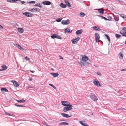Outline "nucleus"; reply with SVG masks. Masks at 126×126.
Masks as SVG:
<instances>
[{"label": "nucleus", "mask_w": 126, "mask_h": 126, "mask_svg": "<svg viewBox=\"0 0 126 126\" xmlns=\"http://www.w3.org/2000/svg\"><path fill=\"white\" fill-rule=\"evenodd\" d=\"M50 74L54 77H58L59 75L57 73H51Z\"/></svg>", "instance_id": "obj_19"}, {"label": "nucleus", "mask_w": 126, "mask_h": 126, "mask_svg": "<svg viewBox=\"0 0 126 126\" xmlns=\"http://www.w3.org/2000/svg\"><path fill=\"white\" fill-rule=\"evenodd\" d=\"M61 114L63 117L66 118H68L71 117L70 116L68 115V114H67L62 113Z\"/></svg>", "instance_id": "obj_14"}, {"label": "nucleus", "mask_w": 126, "mask_h": 126, "mask_svg": "<svg viewBox=\"0 0 126 126\" xmlns=\"http://www.w3.org/2000/svg\"><path fill=\"white\" fill-rule=\"evenodd\" d=\"M125 44H126V41L125 42Z\"/></svg>", "instance_id": "obj_57"}, {"label": "nucleus", "mask_w": 126, "mask_h": 126, "mask_svg": "<svg viewBox=\"0 0 126 126\" xmlns=\"http://www.w3.org/2000/svg\"><path fill=\"white\" fill-rule=\"evenodd\" d=\"M115 36L117 38H119L121 36V35L119 34H116L115 35Z\"/></svg>", "instance_id": "obj_37"}, {"label": "nucleus", "mask_w": 126, "mask_h": 126, "mask_svg": "<svg viewBox=\"0 0 126 126\" xmlns=\"http://www.w3.org/2000/svg\"><path fill=\"white\" fill-rule=\"evenodd\" d=\"M121 71H126V69H122L121 70Z\"/></svg>", "instance_id": "obj_48"}, {"label": "nucleus", "mask_w": 126, "mask_h": 126, "mask_svg": "<svg viewBox=\"0 0 126 126\" xmlns=\"http://www.w3.org/2000/svg\"><path fill=\"white\" fill-rule=\"evenodd\" d=\"M38 6L39 7H41V8L42 7V6L40 4H39Z\"/></svg>", "instance_id": "obj_53"}, {"label": "nucleus", "mask_w": 126, "mask_h": 126, "mask_svg": "<svg viewBox=\"0 0 126 126\" xmlns=\"http://www.w3.org/2000/svg\"><path fill=\"white\" fill-rule=\"evenodd\" d=\"M25 59L27 61H29L30 60V58H28L27 56H26L25 58Z\"/></svg>", "instance_id": "obj_40"}, {"label": "nucleus", "mask_w": 126, "mask_h": 126, "mask_svg": "<svg viewBox=\"0 0 126 126\" xmlns=\"http://www.w3.org/2000/svg\"><path fill=\"white\" fill-rule=\"evenodd\" d=\"M57 36V35L56 34H54L51 36V37L52 38L54 39L56 38Z\"/></svg>", "instance_id": "obj_26"}, {"label": "nucleus", "mask_w": 126, "mask_h": 126, "mask_svg": "<svg viewBox=\"0 0 126 126\" xmlns=\"http://www.w3.org/2000/svg\"><path fill=\"white\" fill-rule=\"evenodd\" d=\"M17 29L18 31L19 32H20L21 33H22L24 31L23 29L22 28H17Z\"/></svg>", "instance_id": "obj_17"}, {"label": "nucleus", "mask_w": 126, "mask_h": 126, "mask_svg": "<svg viewBox=\"0 0 126 126\" xmlns=\"http://www.w3.org/2000/svg\"><path fill=\"white\" fill-rule=\"evenodd\" d=\"M97 74L99 76H101V74L100 73H98L97 72Z\"/></svg>", "instance_id": "obj_50"}, {"label": "nucleus", "mask_w": 126, "mask_h": 126, "mask_svg": "<svg viewBox=\"0 0 126 126\" xmlns=\"http://www.w3.org/2000/svg\"><path fill=\"white\" fill-rule=\"evenodd\" d=\"M11 82H12L14 86L16 87H18L19 85L18 84V83L15 80H12Z\"/></svg>", "instance_id": "obj_10"}, {"label": "nucleus", "mask_w": 126, "mask_h": 126, "mask_svg": "<svg viewBox=\"0 0 126 126\" xmlns=\"http://www.w3.org/2000/svg\"><path fill=\"white\" fill-rule=\"evenodd\" d=\"M7 0L8 2H12V0Z\"/></svg>", "instance_id": "obj_45"}, {"label": "nucleus", "mask_w": 126, "mask_h": 126, "mask_svg": "<svg viewBox=\"0 0 126 126\" xmlns=\"http://www.w3.org/2000/svg\"><path fill=\"white\" fill-rule=\"evenodd\" d=\"M84 121H82L79 122V123L83 126H88V125L86 124V123H84Z\"/></svg>", "instance_id": "obj_22"}, {"label": "nucleus", "mask_w": 126, "mask_h": 126, "mask_svg": "<svg viewBox=\"0 0 126 126\" xmlns=\"http://www.w3.org/2000/svg\"><path fill=\"white\" fill-rule=\"evenodd\" d=\"M25 100H17L16 101L18 102L22 103L23 102H24L25 101Z\"/></svg>", "instance_id": "obj_31"}, {"label": "nucleus", "mask_w": 126, "mask_h": 126, "mask_svg": "<svg viewBox=\"0 0 126 126\" xmlns=\"http://www.w3.org/2000/svg\"><path fill=\"white\" fill-rule=\"evenodd\" d=\"M49 85L50 86H51V87H52L53 88H54L55 89H56V87L54 86L52 84H49Z\"/></svg>", "instance_id": "obj_38"}, {"label": "nucleus", "mask_w": 126, "mask_h": 126, "mask_svg": "<svg viewBox=\"0 0 126 126\" xmlns=\"http://www.w3.org/2000/svg\"><path fill=\"white\" fill-rule=\"evenodd\" d=\"M16 46L20 50L22 51L24 50L23 48L21 47L19 45H17Z\"/></svg>", "instance_id": "obj_23"}, {"label": "nucleus", "mask_w": 126, "mask_h": 126, "mask_svg": "<svg viewBox=\"0 0 126 126\" xmlns=\"http://www.w3.org/2000/svg\"><path fill=\"white\" fill-rule=\"evenodd\" d=\"M30 11L32 12H35L37 11V9L36 8H34L30 10Z\"/></svg>", "instance_id": "obj_27"}, {"label": "nucleus", "mask_w": 126, "mask_h": 126, "mask_svg": "<svg viewBox=\"0 0 126 126\" xmlns=\"http://www.w3.org/2000/svg\"><path fill=\"white\" fill-rule=\"evenodd\" d=\"M39 4L38 3V4H35V6H38Z\"/></svg>", "instance_id": "obj_55"}, {"label": "nucleus", "mask_w": 126, "mask_h": 126, "mask_svg": "<svg viewBox=\"0 0 126 126\" xmlns=\"http://www.w3.org/2000/svg\"><path fill=\"white\" fill-rule=\"evenodd\" d=\"M32 78H30L29 79V80L30 81H32Z\"/></svg>", "instance_id": "obj_51"}, {"label": "nucleus", "mask_w": 126, "mask_h": 126, "mask_svg": "<svg viewBox=\"0 0 126 126\" xmlns=\"http://www.w3.org/2000/svg\"><path fill=\"white\" fill-rule=\"evenodd\" d=\"M98 10V12L101 14H103L104 13V10L102 8L96 9Z\"/></svg>", "instance_id": "obj_12"}, {"label": "nucleus", "mask_w": 126, "mask_h": 126, "mask_svg": "<svg viewBox=\"0 0 126 126\" xmlns=\"http://www.w3.org/2000/svg\"><path fill=\"white\" fill-rule=\"evenodd\" d=\"M0 28L3 29V28L1 25H0Z\"/></svg>", "instance_id": "obj_54"}, {"label": "nucleus", "mask_w": 126, "mask_h": 126, "mask_svg": "<svg viewBox=\"0 0 126 126\" xmlns=\"http://www.w3.org/2000/svg\"><path fill=\"white\" fill-rule=\"evenodd\" d=\"M60 6L62 7L63 8H65L66 7V5L63 3H61L60 4Z\"/></svg>", "instance_id": "obj_20"}, {"label": "nucleus", "mask_w": 126, "mask_h": 126, "mask_svg": "<svg viewBox=\"0 0 126 126\" xmlns=\"http://www.w3.org/2000/svg\"><path fill=\"white\" fill-rule=\"evenodd\" d=\"M62 23L63 25H67L70 23V21L69 19H67L66 20H63L62 21Z\"/></svg>", "instance_id": "obj_8"}, {"label": "nucleus", "mask_w": 126, "mask_h": 126, "mask_svg": "<svg viewBox=\"0 0 126 126\" xmlns=\"http://www.w3.org/2000/svg\"><path fill=\"white\" fill-rule=\"evenodd\" d=\"M93 29L94 30L96 31H100L101 29H100L98 27H97L96 26H94L93 27Z\"/></svg>", "instance_id": "obj_13"}, {"label": "nucleus", "mask_w": 126, "mask_h": 126, "mask_svg": "<svg viewBox=\"0 0 126 126\" xmlns=\"http://www.w3.org/2000/svg\"><path fill=\"white\" fill-rule=\"evenodd\" d=\"M80 59V61L78 62L79 64L81 66H86L90 63V61L88 58L85 55L83 56Z\"/></svg>", "instance_id": "obj_1"}, {"label": "nucleus", "mask_w": 126, "mask_h": 126, "mask_svg": "<svg viewBox=\"0 0 126 126\" xmlns=\"http://www.w3.org/2000/svg\"><path fill=\"white\" fill-rule=\"evenodd\" d=\"M91 114L92 115H93V113H92Z\"/></svg>", "instance_id": "obj_58"}, {"label": "nucleus", "mask_w": 126, "mask_h": 126, "mask_svg": "<svg viewBox=\"0 0 126 126\" xmlns=\"http://www.w3.org/2000/svg\"><path fill=\"white\" fill-rule=\"evenodd\" d=\"M5 113L6 115H8L9 116H12V114L7 112L5 111Z\"/></svg>", "instance_id": "obj_34"}, {"label": "nucleus", "mask_w": 126, "mask_h": 126, "mask_svg": "<svg viewBox=\"0 0 126 126\" xmlns=\"http://www.w3.org/2000/svg\"><path fill=\"white\" fill-rule=\"evenodd\" d=\"M82 32V31L81 30H78L76 32V34L77 35L81 34Z\"/></svg>", "instance_id": "obj_24"}, {"label": "nucleus", "mask_w": 126, "mask_h": 126, "mask_svg": "<svg viewBox=\"0 0 126 126\" xmlns=\"http://www.w3.org/2000/svg\"><path fill=\"white\" fill-rule=\"evenodd\" d=\"M60 59H61L62 60L63 59V58L62 57H61L60 58Z\"/></svg>", "instance_id": "obj_56"}, {"label": "nucleus", "mask_w": 126, "mask_h": 126, "mask_svg": "<svg viewBox=\"0 0 126 126\" xmlns=\"http://www.w3.org/2000/svg\"><path fill=\"white\" fill-rule=\"evenodd\" d=\"M120 33L123 36H126V30L121 31Z\"/></svg>", "instance_id": "obj_15"}, {"label": "nucleus", "mask_w": 126, "mask_h": 126, "mask_svg": "<svg viewBox=\"0 0 126 126\" xmlns=\"http://www.w3.org/2000/svg\"><path fill=\"white\" fill-rule=\"evenodd\" d=\"M68 123L66 122H62L59 124V125H68Z\"/></svg>", "instance_id": "obj_28"}, {"label": "nucleus", "mask_w": 126, "mask_h": 126, "mask_svg": "<svg viewBox=\"0 0 126 126\" xmlns=\"http://www.w3.org/2000/svg\"><path fill=\"white\" fill-rule=\"evenodd\" d=\"M114 19L116 21H118L119 20L118 17H114Z\"/></svg>", "instance_id": "obj_41"}, {"label": "nucleus", "mask_w": 126, "mask_h": 126, "mask_svg": "<svg viewBox=\"0 0 126 126\" xmlns=\"http://www.w3.org/2000/svg\"><path fill=\"white\" fill-rule=\"evenodd\" d=\"M122 30H126V27H124L123 28H122Z\"/></svg>", "instance_id": "obj_49"}, {"label": "nucleus", "mask_w": 126, "mask_h": 126, "mask_svg": "<svg viewBox=\"0 0 126 126\" xmlns=\"http://www.w3.org/2000/svg\"><path fill=\"white\" fill-rule=\"evenodd\" d=\"M105 35V36L108 39L109 41L110 42V37L107 34Z\"/></svg>", "instance_id": "obj_36"}, {"label": "nucleus", "mask_w": 126, "mask_h": 126, "mask_svg": "<svg viewBox=\"0 0 126 126\" xmlns=\"http://www.w3.org/2000/svg\"><path fill=\"white\" fill-rule=\"evenodd\" d=\"M62 19V18H59L57 19L56 20V21L58 22H60L61 21Z\"/></svg>", "instance_id": "obj_39"}, {"label": "nucleus", "mask_w": 126, "mask_h": 126, "mask_svg": "<svg viewBox=\"0 0 126 126\" xmlns=\"http://www.w3.org/2000/svg\"><path fill=\"white\" fill-rule=\"evenodd\" d=\"M15 105L16 106L18 107H24V106L23 105H17L16 104H15Z\"/></svg>", "instance_id": "obj_35"}, {"label": "nucleus", "mask_w": 126, "mask_h": 126, "mask_svg": "<svg viewBox=\"0 0 126 126\" xmlns=\"http://www.w3.org/2000/svg\"><path fill=\"white\" fill-rule=\"evenodd\" d=\"M93 83L94 85L96 86H101V85L100 84L99 82L97 79H95L94 80Z\"/></svg>", "instance_id": "obj_9"}, {"label": "nucleus", "mask_w": 126, "mask_h": 126, "mask_svg": "<svg viewBox=\"0 0 126 126\" xmlns=\"http://www.w3.org/2000/svg\"><path fill=\"white\" fill-rule=\"evenodd\" d=\"M120 16L124 19L126 18V16L123 14H121L120 15Z\"/></svg>", "instance_id": "obj_29"}, {"label": "nucleus", "mask_w": 126, "mask_h": 126, "mask_svg": "<svg viewBox=\"0 0 126 126\" xmlns=\"http://www.w3.org/2000/svg\"><path fill=\"white\" fill-rule=\"evenodd\" d=\"M30 71L31 72H32V73H33L35 72V71H32L31 70H30Z\"/></svg>", "instance_id": "obj_52"}, {"label": "nucleus", "mask_w": 126, "mask_h": 126, "mask_svg": "<svg viewBox=\"0 0 126 126\" xmlns=\"http://www.w3.org/2000/svg\"><path fill=\"white\" fill-rule=\"evenodd\" d=\"M24 15L28 17H32L33 15L32 13L28 12H25L23 14Z\"/></svg>", "instance_id": "obj_6"}, {"label": "nucleus", "mask_w": 126, "mask_h": 126, "mask_svg": "<svg viewBox=\"0 0 126 126\" xmlns=\"http://www.w3.org/2000/svg\"><path fill=\"white\" fill-rule=\"evenodd\" d=\"M98 16L101 17H102V19H105V20H108V19L106 18L104 16Z\"/></svg>", "instance_id": "obj_33"}, {"label": "nucleus", "mask_w": 126, "mask_h": 126, "mask_svg": "<svg viewBox=\"0 0 126 126\" xmlns=\"http://www.w3.org/2000/svg\"><path fill=\"white\" fill-rule=\"evenodd\" d=\"M95 41L97 42H99L100 38L99 34L98 33H96L95 34Z\"/></svg>", "instance_id": "obj_5"}, {"label": "nucleus", "mask_w": 126, "mask_h": 126, "mask_svg": "<svg viewBox=\"0 0 126 126\" xmlns=\"http://www.w3.org/2000/svg\"><path fill=\"white\" fill-rule=\"evenodd\" d=\"M64 32L66 33H69L71 32V31H70V29L68 28L65 29L64 30Z\"/></svg>", "instance_id": "obj_16"}, {"label": "nucleus", "mask_w": 126, "mask_h": 126, "mask_svg": "<svg viewBox=\"0 0 126 126\" xmlns=\"http://www.w3.org/2000/svg\"><path fill=\"white\" fill-rule=\"evenodd\" d=\"M30 3H35V2L34 1H31L30 2Z\"/></svg>", "instance_id": "obj_46"}, {"label": "nucleus", "mask_w": 126, "mask_h": 126, "mask_svg": "<svg viewBox=\"0 0 126 126\" xmlns=\"http://www.w3.org/2000/svg\"><path fill=\"white\" fill-rule=\"evenodd\" d=\"M43 123L46 126H49V125L47 124H46L45 123Z\"/></svg>", "instance_id": "obj_47"}, {"label": "nucleus", "mask_w": 126, "mask_h": 126, "mask_svg": "<svg viewBox=\"0 0 126 126\" xmlns=\"http://www.w3.org/2000/svg\"><path fill=\"white\" fill-rule=\"evenodd\" d=\"M18 0H12V2H15Z\"/></svg>", "instance_id": "obj_44"}, {"label": "nucleus", "mask_w": 126, "mask_h": 126, "mask_svg": "<svg viewBox=\"0 0 126 126\" xmlns=\"http://www.w3.org/2000/svg\"><path fill=\"white\" fill-rule=\"evenodd\" d=\"M1 66L2 69L1 70L0 69V71H2L3 70H5L7 69V67L5 65H2Z\"/></svg>", "instance_id": "obj_18"}, {"label": "nucleus", "mask_w": 126, "mask_h": 126, "mask_svg": "<svg viewBox=\"0 0 126 126\" xmlns=\"http://www.w3.org/2000/svg\"><path fill=\"white\" fill-rule=\"evenodd\" d=\"M42 4L44 5H49L51 4V2L50 1H45L42 2Z\"/></svg>", "instance_id": "obj_11"}, {"label": "nucleus", "mask_w": 126, "mask_h": 126, "mask_svg": "<svg viewBox=\"0 0 126 126\" xmlns=\"http://www.w3.org/2000/svg\"><path fill=\"white\" fill-rule=\"evenodd\" d=\"M90 97L91 99L94 101H96L98 99L96 96L93 93L91 94Z\"/></svg>", "instance_id": "obj_3"}, {"label": "nucleus", "mask_w": 126, "mask_h": 126, "mask_svg": "<svg viewBox=\"0 0 126 126\" xmlns=\"http://www.w3.org/2000/svg\"><path fill=\"white\" fill-rule=\"evenodd\" d=\"M72 106L70 105V106H66V107H64L63 110L64 112H66L68 110H71L72 109Z\"/></svg>", "instance_id": "obj_2"}, {"label": "nucleus", "mask_w": 126, "mask_h": 126, "mask_svg": "<svg viewBox=\"0 0 126 126\" xmlns=\"http://www.w3.org/2000/svg\"><path fill=\"white\" fill-rule=\"evenodd\" d=\"M119 58L120 59H122L123 58V54L121 52H120L119 53Z\"/></svg>", "instance_id": "obj_25"}, {"label": "nucleus", "mask_w": 126, "mask_h": 126, "mask_svg": "<svg viewBox=\"0 0 126 126\" xmlns=\"http://www.w3.org/2000/svg\"><path fill=\"white\" fill-rule=\"evenodd\" d=\"M56 38H57L58 39H62L61 37L60 36H58L57 35V36Z\"/></svg>", "instance_id": "obj_43"}, {"label": "nucleus", "mask_w": 126, "mask_h": 126, "mask_svg": "<svg viewBox=\"0 0 126 126\" xmlns=\"http://www.w3.org/2000/svg\"><path fill=\"white\" fill-rule=\"evenodd\" d=\"M65 2L66 4L69 7H70L71 6L69 2L66 0H65Z\"/></svg>", "instance_id": "obj_21"}, {"label": "nucleus", "mask_w": 126, "mask_h": 126, "mask_svg": "<svg viewBox=\"0 0 126 126\" xmlns=\"http://www.w3.org/2000/svg\"><path fill=\"white\" fill-rule=\"evenodd\" d=\"M63 106H68L72 105H70V103L67 101H63L61 102Z\"/></svg>", "instance_id": "obj_4"}, {"label": "nucleus", "mask_w": 126, "mask_h": 126, "mask_svg": "<svg viewBox=\"0 0 126 126\" xmlns=\"http://www.w3.org/2000/svg\"><path fill=\"white\" fill-rule=\"evenodd\" d=\"M80 38L79 37H77L76 38L74 39H73L71 40V41L73 44H76L77 43V42L79 40Z\"/></svg>", "instance_id": "obj_7"}, {"label": "nucleus", "mask_w": 126, "mask_h": 126, "mask_svg": "<svg viewBox=\"0 0 126 126\" xmlns=\"http://www.w3.org/2000/svg\"><path fill=\"white\" fill-rule=\"evenodd\" d=\"M19 1H21V3L22 4H24V3H25V1H21V0H18Z\"/></svg>", "instance_id": "obj_42"}, {"label": "nucleus", "mask_w": 126, "mask_h": 126, "mask_svg": "<svg viewBox=\"0 0 126 126\" xmlns=\"http://www.w3.org/2000/svg\"><path fill=\"white\" fill-rule=\"evenodd\" d=\"M79 15L80 16L83 17L85 16V14L83 13H80L79 14Z\"/></svg>", "instance_id": "obj_32"}, {"label": "nucleus", "mask_w": 126, "mask_h": 126, "mask_svg": "<svg viewBox=\"0 0 126 126\" xmlns=\"http://www.w3.org/2000/svg\"><path fill=\"white\" fill-rule=\"evenodd\" d=\"M1 91L2 92H5L8 91V90L6 88H1Z\"/></svg>", "instance_id": "obj_30"}]
</instances>
